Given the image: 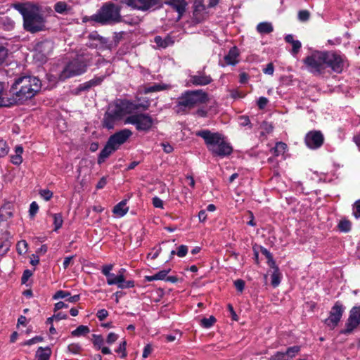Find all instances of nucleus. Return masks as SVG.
<instances>
[{
  "mask_svg": "<svg viewBox=\"0 0 360 360\" xmlns=\"http://www.w3.org/2000/svg\"><path fill=\"white\" fill-rule=\"evenodd\" d=\"M268 102L269 101L266 98L262 96L259 97L257 101V105L259 109H264L267 105Z\"/></svg>",
  "mask_w": 360,
  "mask_h": 360,
  "instance_id": "nucleus-54",
  "label": "nucleus"
},
{
  "mask_svg": "<svg viewBox=\"0 0 360 360\" xmlns=\"http://www.w3.org/2000/svg\"><path fill=\"white\" fill-rule=\"evenodd\" d=\"M170 271V269H164V270H162L159 272H158L157 274L153 275V276H146L145 278H146V280L147 281H157V280H164L165 279L167 275L168 274V273Z\"/></svg>",
  "mask_w": 360,
  "mask_h": 360,
  "instance_id": "nucleus-30",
  "label": "nucleus"
},
{
  "mask_svg": "<svg viewBox=\"0 0 360 360\" xmlns=\"http://www.w3.org/2000/svg\"><path fill=\"white\" fill-rule=\"evenodd\" d=\"M128 210L127 200H122L114 207L112 212L116 216L122 217L127 213Z\"/></svg>",
  "mask_w": 360,
  "mask_h": 360,
  "instance_id": "nucleus-23",
  "label": "nucleus"
},
{
  "mask_svg": "<svg viewBox=\"0 0 360 360\" xmlns=\"http://www.w3.org/2000/svg\"><path fill=\"white\" fill-rule=\"evenodd\" d=\"M309 72L314 75H321L326 69V51H316L311 56H308L304 59Z\"/></svg>",
  "mask_w": 360,
  "mask_h": 360,
  "instance_id": "nucleus-7",
  "label": "nucleus"
},
{
  "mask_svg": "<svg viewBox=\"0 0 360 360\" xmlns=\"http://www.w3.org/2000/svg\"><path fill=\"white\" fill-rule=\"evenodd\" d=\"M215 322L216 319L213 316H210L209 318H204L200 321L201 326L206 328L212 326Z\"/></svg>",
  "mask_w": 360,
  "mask_h": 360,
  "instance_id": "nucleus-38",
  "label": "nucleus"
},
{
  "mask_svg": "<svg viewBox=\"0 0 360 360\" xmlns=\"http://www.w3.org/2000/svg\"><path fill=\"white\" fill-rule=\"evenodd\" d=\"M53 49V44L51 41H44L37 43L34 48V59L40 63L46 62Z\"/></svg>",
  "mask_w": 360,
  "mask_h": 360,
  "instance_id": "nucleus-9",
  "label": "nucleus"
},
{
  "mask_svg": "<svg viewBox=\"0 0 360 360\" xmlns=\"http://www.w3.org/2000/svg\"><path fill=\"white\" fill-rule=\"evenodd\" d=\"M27 247V243L25 240L20 241L17 245V250L19 254L25 252Z\"/></svg>",
  "mask_w": 360,
  "mask_h": 360,
  "instance_id": "nucleus-46",
  "label": "nucleus"
},
{
  "mask_svg": "<svg viewBox=\"0 0 360 360\" xmlns=\"http://www.w3.org/2000/svg\"><path fill=\"white\" fill-rule=\"evenodd\" d=\"M207 100V95L202 90L189 91L181 96L176 105L177 113H186L195 105L204 103Z\"/></svg>",
  "mask_w": 360,
  "mask_h": 360,
  "instance_id": "nucleus-5",
  "label": "nucleus"
},
{
  "mask_svg": "<svg viewBox=\"0 0 360 360\" xmlns=\"http://www.w3.org/2000/svg\"><path fill=\"white\" fill-rule=\"evenodd\" d=\"M345 307L340 301L335 302L329 312V316L325 320V323L330 328H335L340 321Z\"/></svg>",
  "mask_w": 360,
  "mask_h": 360,
  "instance_id": "nucleus-10",
  "label": "nucleus"
},
{
  "mask_svg": "<svg viewBox=\"0 0 360 360\" xmlns=\"http://www.w3.org/2000/svg\"><path fill=\"white\" fill-rule=\"evenodd\" d=\"M239 124L243 127L248 126L250 124V120L248 116H240L239 117Z\"/></svg>",
  "mask_w": 360,
  "mask_h": 360,
  "instance_id": "nucleus-57",
  "label": "nucleus"
},
{
  "mask_svg": "<svg viewBox=\"0 0 360 360\" xmlns=\"http://www.w3.org/2000/svg\"><path fill=\"white\" fill-rule=\"evenodd\" d=\"M39 193L45 200H49L53 196V193L47 189L41 190Z\"/></svg>",
  "mask_w": 360,
  "mask_h": 360,
  "instance_id": "nucleus-50",
  "label": "nucleus"
},
{
  "mask_svg": "<svg viewBox=\"0 0 360 360\" xmlns=\"http://www.w3.org/2000/svg\"><path fill=\"white\" fill-rule=\"evenodd\" d=\"M257 30L260 34H269L273 32L274 28L271 23L268 22H260L257 26Z\"/></svg>",
  "mask_w": 360,
  "mask_h": 360,
  "instance_id": "nucleus-31",
  "label": "nucleus"
},
{
  "mask_svg": "<svg viewBox=\"0 0 360 360\" xmlns=\"http://www.w3.org/2000/svg\"><path fill=\"white\" fill-rule=\"evenodd\" d=\"M96 316L100 321H103L108 316L107 310L103 309L98 311Z\"/></svg>",
  "mask_w": 360,
  "mask_h": 360,
  "instance_id": "nucleus-55",
  "label": "nucleus"
},
{
  "mask_svg": "<svg viewBox=\"0 0 360 360\" xmlns=\"http://www.w3.org/2000/svg\"><path fill=\"white\" fill-rule=\"evenodd\" d=\"M272 268L274 269V271L271 274V284L274 287H276L280 283V274L277 267L274 266V267Z\"/></svg>",
  "mask_w": 360,
  "mask_h": 360,
  "instance_id": "nucleus-37",
  "label": "nucleus"
},
{
  "mask_svg": "<svg viewBox=\"0 0 360 360\" xmlns=\"http://www.w3.org/2000/svg\"><path fill=\"white\" fill-rule=\"evenodd\" d=\"M121 106L122 107L124 115L127 114H131L134 111L139 109L137 103L131 102L129 101H120Z\"/></svg>",
  "mask_w": 360,
  "mask_h": 360,
  "instance_id": "nucleus-24",
  "label": "nucleus"
},
{
  "mask_svg": "<svg viewBox=\"0 0 360 360\" xmlns=\"http://www.w3.org/2000/svg\"><path fill=\"white\" fill-rule=\"evenodd\" d=\"M304 142L309 148L316 150L323 146L324 136L321 131H310L306 134Z\"/></svg>",
  "mask_w": 360,
  "mask_h": 360,
  "instance_id": "nucleus-13",
  "label": "nucleus"
},
{
  "mask_svg": "<svg viewBox=\"0 0 360 360\" xmlns=\"http://www.w3.org/2000/svg\"><path fill=\"white\" fill-rule=\"evenodd\" d=\"M93 344L96 349H100L103 345V339L101 335H93Z\"/></svg>",
  "mask_w": 360,
  "mask_h": 360,
  "instance_id": "nucleus-41",
  "label": "nucleus"
},
{
  "mask_svg": "<svg viewBox=\"0 0 360 360\" xmlns=\"http://www.w3.org/2000/svg\"><path fill=\"white\" fill-rule=\"evenodd\" d=\"M117 149L108 141L104 148L101 151L99 154L98 163L99 165L102 164L105 160V159L108 158Z\"/></svg>",
  "mask_w": 360,
  "mask_h": 360,
  "instance_id": "nucleus-20",
  "label": "nucleus"
},
{
  "mask_svg": "<svg viewBox=\"0 0 360 360\" xmlns=\"http://www.w3.org/2000/svg\"><path fill=\"white\" fill-rule=\"evenodd\" d=\"M286 148H287V146L285 143H282V142H278L276 144L275 147L272 149V153L276 156L283 155L285 153Z\"/></svg>",
  "mask_w": 360,
  "mask_h": 360,
  "instance_id": "nucleus-33",
  "label": "nucleus"
},
{
  "mask_svg": "<svg viewBox=\"0 0 360 360\" xmlns=\"http://www.w3.org/2000/svg\"><path fill=\"white\" fill-rule=\"evenodd\" d=\"M117 120H118L117 118L112 117L106 112L103 118V126L108 129H112L115 122Z\"/></svg>",
  "mask_w": 360,
  "mask_h": 360,
  "instance_id": "nucleus-32",
  "label": "nucleus"
},
{
  "mask_svg": "<svg viewBox=\"0 0 360 360\" xmlns=\"http://www.w3.org/2000/svg\"><path fill=\"white\" fill-rule=\"evenodd\" d=\"M129 6L141 11H148L156 6L160 0H124Z\"/></svg>",
  "mask_w": 360,
  "mask_h": 360,
  "instance_id": "nucleus-15",
  "label": "nucleus"
},
{
  "mask_svg": "<svg viewBox=\"0 0 360 360\" xmlns=\"http://www.w3.org/2000/svg\"><path fill=\"white\" fill-rule=\"evenodd\" d=\"M107 112L109 113V115H111L112 117L117 118V120L122 119L124 116V111L122 109V107L121 106V102H117L115 103L111 104L108 110H107Z\"/></svg>",
  "mask_w": 360,
  "mask_h": 360,
  "instance_id": "nucleus-18",
  "label": "nucleus"
},
{
  "mask_svg": "<svg viewBox=\"0 0 360 360\" xmlns=\"http://www.w3.org/2000/svg\"><path fill=\"white\" fill-rule=\"evenodd\" d=\"M360 324V306L353 307L350 311L349 317L345 323V328L341 331V333L348 335Z\"/></svg>",
  "mask_w": 360,
  "mask_h": 360,
  "instance_id": "nucleus-12",
  "label": "nucleus"
},
{
  "mask_svg": "<svg viewBox=\"0 0 360 360\" xmlns=\"http://www.w3.org/2000/svg\"><path fill=\"white\" fill-rule=\"evenodd\" d=\"M171 88V86L166 84H155L153 86L147 87L144 89L145 94H148L150 92H155L160 91L167 90Z\"/></svg>",
  "mask_w": 360,
  "mask_h": 360,
  "instance_id": "nucleus-29",
  "label": "nucleus"
},
{
  "mask_svg": "<svg viewBox=\"0 0 360 360\" xmlns=\"http://www.w3.org/2000/svg\"><path fill=\"white\" fill-rule=\"evenodd\" d=\"M353 214L356 219L360 218V200H356L354 204Z\"/></svg>",
  "mask_w": 360,
  "mask_h": 360,
  "instance_id": "nucleus-48",
  "label": "nucleus"
},
{
  "mask_svg": "<svg viewBox=\"0 0 360 360\" xmlns=\"http://www.w3.org/2000/svg\"><path fill=\"white\" fill-rule=\"evenodd\" d=\"M167 5L172 6L178 13V19H180L183 13L186 11L187 2L186 0H167L166 1Z\"/></svg>",
  "mask_w": 360,
  "mask_h": 360,
  "instance_id": "nucleus-17",
  "label": "nucleus"
},
{
  "mask_svg": "<svg viewBox=\"0 0 360 360\" xmlns=\"http://www.w3.org/2000/svg\"><path fill=\"white\" fill-rule=\"evenodd\" d=\"M274 68L271 63L267 64L266 67L263 69L264 74L272 75L274 74Z\"/></svg>",
  "mask_w": 360,
  "mask_h": 360,
  "instance_id": "nucleus-60",
  "label": "nucleus"
},
{
  "mask_svg": "<svg viewBox=\"0 0 360 360\" xmlns=\"http://www.w3.org/2000/svg\"><path fill=\"white\" fill-rule=\"evenodd\" d=\"M51 351L49 347H39L36 352V358L37 360H49Z\"/></svg>",
  "mask_w": 360,
  "mask_h": 360,
  "instance_id": "nucleus-28",
  "label": "nucleus"
},
{
  "mask_svg": "<svg viewBox=\"0 0 360 360\" xmlns=\"http://www.w3.org/2000/svg\"><path fill=\"white\" fill-rule=\"evenodd\" d=\"M107 283L110 285H117L119 288H131L134 286V281H126L124 275L111 274L107 278Z\"/></svg>",
  "mask_w": 360,
  "mask_h": 360,
  "instance_id": "nucleus-14",
  "label": "nucleus"
},
{
  "mask_svg": "<svg viewBox=\"0 0 360 360\" xmlns=\"http://www.w3.org/2000/svg\"><path fill=\"white\" fill-rule=\"evenodd\" d=\"M15 155H11V161L15 165H19L22 162V154L23 153V148L21 146H17L15 149Z\"/></svg>",
  "mask_w": 360,
  "mask_h": 360,
  "instance_id": "nucleus-26",
  "label": "nucleus"
},
{
  "mask_svg": "<svg viewBox=\"0 0 360 360\" xmlns=\"http://www.w3.org/2000/svg\"><path fill=\"white\" fill-rule=\"evenodd\" d=\"M53 224H54V231H58L60 228H61L63 220L62 215L60 214H53Z\"/></svg>",
  "mask_w": 360,
  "mask_h": 360,
  "instance_id": "nucleus-35",
  "label": "nucleus"
},
{
  "mask_svg": "<svg viewBox=\"0 0 360 360\" xmlns=\"http://www.w3.org/2000/svg\"><path fill=\"white\" fill-rule=\"evenodd\" d=\"M234 285L238 291L242 292L245 287V282L241 279H238L235 281Z\"/></svg>",
  "mask_w": 360,
  "mask_h": 360,
  "instance_id": "nucleus-58",
  "label": "nucleus"
},
{
  "mask_svg": "<svg viewBox=\"0 0 360 360\" xmlns=\"http://www.w3.org/2000/svg\"><path fill=\"white\" fill-rule=\"evenodd\" d=\"M153 205L157 208H163V201L158 197H154L153 198Z\"/></svg>",
  "mask_w": 360,
  "mask_h": 360,
  "instance_id": "nucleus-59",
  "label": "nucleus"
},
{
  "mask_svg": "<svg viewBox=\"0 0 360 360\" xmlns=\"http://www.w3.org/2000/svg\"><path fill=\"white\" fill-rule=\"evenodd\" d=\"M188 252V247L184 245H181L178 248L176 255L179 257H183L186 255Z\"/></svg>",
  "mask_w": 360,
  "mask_h": 360,
  "instance_id": "nucleus-47",
  "label": "nucleus"
},
{
  "mask_svg": "<svg viewBox=\"0 0 360 360\" xmlns=\"http://www.w3.org/2000/svg\"><path fill=\"white\" fill-rule=\"evenodd\" d=\"M122 6L113 2H105L91 15L93 21L102 25H111L121 22L122 17L121 15Z\"/></svg>",
  "mask_w": 360,
  "mask_h": 360,
  "instance_id": "nucleus-4",
  "label": "nucleus"
},
{
  "mask_svg": "<svg viewBox=\"0 0 360 360\" xmlns=\"http://www.w3.org/2000/svg\"><path fill=\"white\" fill-rule=\"evenodd\" d=\"M155 42L158 46L165 48L168 46V42L165 39H162L161 37L157 36L155 37Z\"/></svg>",
  "mask_w": 360,
  "mask_h": 360,
  "instance_id": "nucleus-49",
  "label": "nucleus"
},
{
  "mask_svg": "<svg viewBox=\"0 0 360 360\" xmlns=\"http://www.w3.org/2000/svg\"><path fill=\"white\" fill-rule=\"evenodd\" d=\"M291 351V348H289L287 350L286 353L283 352H277L275 355L271 356L272 360H288V355L290 352Z\"/></svg>",
  "mask_w": 360,
  "mask_h": 360,
  "instance_id": "nucleus-39",
  "label": "nucleus"
},
{
  "mask_svg": "<svg viewBox=\"0 0 360 360\" xmlns=\"http://www.w3.org/2000/svg\"><path fill=\"white\" fill-rule=\"evenodd\" d=\"M38 210H39V206H38L37 203L36 202H32L30 206V210H29L30 215L31 217H34L38 212Z\"/></svg>",
  "mask_w": 360,
  "mask_h": 360,
  "instance_id": "nucleus-52",
  "label": "nucleus"
},
{
  "mask_svg": "<svg viewBox=\"0 0 360 360\" xmlns=\"http://www.w3.org/2000/svg\"><path fill=\"white\" fill-rule=\"evenodd\" d=\"M89 63V58L84 56H78L65 66L59 75V79L64 81L68 78L79 76L84 73Z\"/></svg>",
  "mask_w": 360,
  "mask_h": 360,
  "instance_id": "nucleus-6",
  "label": "nucleus"
},
{
  "mask_svg": "<svg viewBox=\"0 0 360 360\" xmlns=\"http://www.w3.org/2000/svg\"><path fill=\"white\" fill-rule=\"evenodd\" d=\"M310 18V13L307 10H301L298 12L297 18L301 22H306Z\"/></svg>",
  "mask_w": 360,
  "mask_h": 360,
  "instance_id": "nucleus-40",
  "label": "nucleus"
},
{
  "mask_svg": "<svg viewBox=\"0 0 360 360\" xmlns=\"http://www.w3.org/2000/svg\"><path fill=\"white\" fill-rule=\"evenodd\" d=\"M118 338V336L117 334L114 333H110L108 335V337H107V339H106V342L109 345H112V343H114Z\"/></svg>",
  "mask_w": 360,
  "mask_h": 360,
  "instance_id": "nucleus-56",
  "label": "nucleus"
},
{
  "mask_svg": "<svg viewBox=\"0 0 360 360\" xmlns=\"http://www.w3.org/2000/svg\"><path fill=\"white\" fill-rule=\"evenodd\" d=\"M131 135V132L130 130L123 129L111 136L108 141L117 150Z\"/></svg>",
  "mask_w": 360,
  "mask_h": 360,
  "instance_id": "nucleus-16",
  "label": "nucleus"
},
{
  "mask_svg": "<svg viewBox=\"0 0 360 360\" xmlns=\"http://www.w3.org/2000/svg\"><path fill=\"white\" fill-rule=\"evenodd\" d=\"M32 275V273L30 270L27 269L24 271L22 276V283H25Z\"/></svg>",
  "mask_w": 360,
  "mask_h": 360,
  "instance_id": "nucleus-62",
  "label": "nucleus"
},
{
  "mask_svg": "<svg viewBox=\"0 0 360 360\" xmlns=\"http://www.w3.org/2000/svg\"><path fill=\"white\" fill-rule=\"evenodd\" d=\"M15 8L22 15L23 27L31 33L45 30V19L39 8L30 4H17Z\"/></svg>",
  "mask_w": 360,
  "mask_h": 360,
  "instance_id": "nucleus-1",
  "label": "nucleus"
},
{
  "mask_svg": "<svg viewBox=\"0 0 360 360\" xmlns=\"http://www.w3.org/2000/svg\"><path fill=\"white\" fill-rule=\"evenodd\" d=\"M70 293L68 291L58 290L57 291L54 295L53 296V300L68 298L70 297Z\"/></svg>",
  "mask_w": 360,
  "mask_h": 360,
  "instance_id": "nucleus-44",
  "label": "nucleus"
},
{
  "mask_svg": "<svg viewBox=\"0 0 360 360\" xmlns=\"http://www.w3.org/2000/svg\"><path fill=\"white\" fill-rule=\"evenodd\" d=\"M262 253L266 257L269 266L274 267L275 262L272 259L271 253L265 248L262 249Z\"/></svg>",
  "mask_w": 360,
  "mask_h": 360,
  "instance_id": "nucleus-43",
  "label": "nucleus"
},
{
  "mask_svg": "<svg viewBox=\"0 0 360 360\" xmlns=\"http://www.w3.org/2000/svg\"><path fill=\"white\" fill-rule=\"evenodd\" d=\"M239 56L238 51L236 47L230 49L228 54L224 56L226 65H235L238 63V57Z\"/></svg>",
  "mask_w": 360,
  "mask_h": 360,
  "instance_id": "nucleus-21",
  "label": "nucleus"
},
{
  "mask_svg": "<svg viewBox=\"0 0 360 360\" xmlns=\"http://www.w3.org/2000/svg\"><path fill=\"white\" fill-rule=\"evenodd\" d=\"M124 123L134 125L139 131H147L152 127L153 120L146 114H134L127 117Z\"/></svg>",
  "mask_w": 360,
  "mask_h": 360,
  "instance_id": "nucleus-8",
  "label": "nucleus"
},
{
  "mask_svg": "<svg viewBox=\"0 0 360 360\" xmlns=\"http://www.w3.org/2000/svg\"><path fill=\"white\" fill-rule=\"evenodd\" d=\"M195 134L205 140L208 150L213 155L225 157L229 155L233 151L230 143L219 133H212L209 130H202L197 131Z\"/></svg>",
  "mask_w": 360,
  "mask_h": 360,
  "instance_id": "nucleus-3",
  "label": "nucleus"
},
{
  "mask_svg": "<svg viewBox=\"0 0 360 360\" xmlns=\"http://www.w3.org/2000/svg\"><path fill=\"white\" fill-rule=\"evenodd\" d=\"M42 340H43V338L41 337L36 336V337L26 341L25 345H31L41 342Z\"/></svg>",
  "mask_w": 360,
  "mask_h": 360,
  "instance_id": "nucleus-61",
  "label": "nucleus"
},
{
  "mask_svg": "<svg viewBox=\"0 0 360 360\" xmlns=\"http://www.w3.org/2000/svg\"><path fill=\"white\" fill-rule=\"evenodd\" d=\"M103 81L102 77H95L85 83L80 84L78 87L79 91H87L93 86L100 84Z\"/></svg>",
  "mask_w": 360,
  "mask_h": 360,
  "instance_id": "nucleus-25",
  "label": "nucleus"
},
{
  "mask_svg": "<svg viewBox=\"0 0 360 360\" xmlns=\"http://www.w3.org/2000/svg\"><path fill=\"white\" fill-rule=\"evenodd\" d=\"M41 86L40 80L34 76H22L15 79L11 91L20 103L34 97Z\"/></svg>",
  "mask_w": 360,
  "mask_h": 360,
  "instance_id": "nucleus-2",
  "label": "nucleus"
},
{
  "mask_svg": "<svg viewBox=\"0 0 360 360\" xmlns=\"http://www.w3.org/2000/svg\"><path fill=\"white\" fill-rule=\"evenodd\" d=\"M53 318H55V321H58L63 319H68V315L63 312H58L57 314H53Z\"/></svg>",
  "mask_w": 360,
  "mask_h": 360,
  "instance_id": "nucleus-63",
  "label": "nucleus"
},
{
  "mask_svg": "<svg viewBox=\"0 0 360 360\" xmlns=\"http://www.w3.org/2000/svg\"><path fill=\"white\" fill-rule=\"evenodd\" d=\"M126 346H127V342L123 341L122 342H121L118 348L115 350V352L117 353L121 354L122 358H125L127 355V352H126Z\"/></svg>",
  "mask_w": 360,
  "mask_h": 360,
  "instance_id": "nucleus-42",
  "label": "nucleus"
},
{
  "mask_svg": "<svg viewBox=\"0 0 360 360\" xmlns=\"http://www.w3.org/2000/svg\"><path fill=\"white\" fill-rule=\"evenodd\" d=\"M351 226H352V224L347 219L341 220L338 225V229L340 231L345 232V233L349 232L351 230Z\"/></svg>",
  "mask_w": 360,
  "mask_h": 360,
  "instance_id": "nucleus-34",
  "label": "nucleus"
},
{
  "mask_svg": "<svg viewBox=\"0 0 360 360\" xmlns=\"http://www.w3.org/2000/svg\"><path fill=\"white\" fill-rule=\"evenodd\" d=\"M8 153V146L5 141H0V157L6 155Z\"/></svg>",
  "mask_w": 360,
  "mask_h": 360,
  "instance_id": "nucleus-45",
  "label": "nucleus"
},
{
  "mask_svg": "<svg viewBox=\"0 0 360 360\" xmlns=\"http://www.w3.org/2000/svg\"><path fill=\"white\" fill-rule=\"evenodd\" d=\"M68 348L69 352H70L73 354H77L81 350L80 345L79 344H76V343L70 344Z\"/></svg>",
  "mask_w": 360,
  "mask_h": 360,
  "instance_id": "nucleus-51",
  "label": "nucleus"
},
{
  "mask_svg": "<svg viewBox=\"0 0 360 360\" xmlns=\"http://www.w3.org/2000/svg\"><path fill=\"white\" fill-rule=\"evenodd\" d=\"M18 103H20L14 95L11 98L0 96V107H11Z\"/></svg>",
  "mask_w": 360,
  "mask_h": 360,
  "instance_id": "nucleus-27",
  "label": "nucleus"
},
{
  "mask_svg": "<svg viewBox=\"0 0 360 360\" xmlns=\"http://www.w3.org/2000/svg\"><path fill=\"white\" fill-rule=\"evenodd\" d=\"M112 268H113L112 264L105 265L103 266L101 271H102L103 274L105 275L106 276V278H108L112 274V273H110V271L112 269Z\"/></svg>",
  "mask_w": 360,
  "mask_h": 360,
  "instance_id": "nucleus-53",
  "label": "nucleus"
},
{
  "mask_svg": "<svg viewBox=\"0 0 360 360\" xmlns=\"http://www.w3.org/2000/svg\"><path fill=\"white\" fill-rule=\"evenodd\" d=\"M212 82V78L209 75L199 73L191 77V82L194 85H207Z\"/></svg>",
  "mask_w": 360,
  "mask_h": 360,
  "instance_id": "nucleus-19",
  "label": "nucleus"
},
{
  "mask_svg": "<svg viewBox=\"0 0 360 360\" xmlns=\"http://www.w3.org/2000/svg\"><path fill=\"white\" fill-rule=\"evenodd\" d=\"M89 333V328L86 326H79L72 332L73 336H80Z\"/></svg>",
  "mask_w": 360,
  "mask_h": 360,
  "instance_id": "nucleus-36",
  "label": "nucleus"
},
{
  "mask_svg": "<svg viewBox=\"0 0 360 360\" xmlns=\"http://www.w3.org/2000/svg\"><path fill=\"white\" fill-rule=\"evenodd\" d=\"M345 61L339 54L333 51H326V68H330L336 73H341L345 68Z\"/></svg>",
  "mask_w": 360,
  "mask_h": 360,
  "instance_id": "nucleus-11",
  "label": "nucleus"
},
{
  "mask_svg": "<svg viewBox=\"0 0 360 360\" xmlns=\"http://www.w3.org/2000/svg\"><path fill=\"white\" fill-rule=\"evenodd\" d=\"M161 146L166 153H170L173 151V147L168 143H162Z\"/></svg>",
  "mask_w": 360,
  "mask_h": 360,
  "instance_id": "nucleus-64",
  "label": "nucleus"
},
{
  "mask_svg": "<svg viewBox=\"0 0 360 360\" xmlns=\"http://www.w3.org/2000/svg\"><path fill=\"white\" fill-rule=\"evenodd\" d=\"M54 11L62 15H67L71 13L72 7L65 1H58L54 5Z\"/></svg>",
  "mask_w": 360,
  "mask_h": 360,
  "instance_id": "nucleus-22",
  "label": "nucleus"
}]
</instances>
